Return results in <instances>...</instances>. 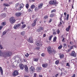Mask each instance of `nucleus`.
I'll return each instance as SVG.
<instances>
[{
    "instance_id": "obj_57",
    "label": "nucleus",
    "mask_w": 77,
    "mask_h": 77,
    "mask_svg": "<svg viewBox=\"0 0 77 77\" xmlns=\"http://www.w3.org/2000/svg\"><path fill=\"white\" fill-rule=\"evenodd\" d=\"M53 35H56V32H54L53 33Z\"/></svg>"
},
{
    "instance_id": "obj_29",
    "label": "nucleus",
    "mask_w": 77,
    "mask_h": 77,
    "mask_svg": "<svg viewBox=\"0 0 77 77\" xmlns=\"http://www.w3.org/2000/svg\"><path fill=\"white\" fill-rule=\"evenodd\" d=\"M52 37H53V35H52L51 36L49 37V41H51V38H52Z\"/></svg>"
},
{
    "instance_id": "obj_28",
    "label": "nucleus",
    "mask_w": 77,
    "mask_h": 77,
    "mask_svg": "<svg viewBox=\"0 0 77 77\" xmlns=\"http://www.w3.org/2000/svg\"><path fill=\"white\" fill-rule=\"evenodd\" d=\"M20 6V3H17L15 5L16 8H17V7H18V6Z\"/></svg>"
},
{
    "instance_id": "obj_31",
    "label": "nucleus",
    "mask_w": 77,
    "mask_h": 77,
    "mask_svg": "<svg viewBox=\"0 0 77 77\" xmlns=\"http://www.w3.org/2000/svg\"><path fill=\"white\" fill-rule=\"evenodd\" d=\"M3 5H4V6H9V4H4Z\"/></svg>"
},
{
    "instance_id": "obj_30",
    "label": "nucleus",
    "mask_w": 77,
    "mask_h": 77,
    "mask_svg": "<svg viewBox=\"0 0 77 77\" xmlns=\"http://www.w3.org/2000/svg\"><path fill=\"white\" fill-rule=\"evenodd\" d=\"M20 7L23 8L24 7V5L23 4H21L20 5Z\"/></svg>"
},
{
    "instance_id": "obj_53",
    "label": "nucleus",
    "mask_w": 77,
    "mask_h": 77,
    "mask_svg": "<svg viewBox=\"0 0 77 77\" xmlns=\"http://www.w3.org/2000/svg\"><path fill=\"white\" fill-rule=\"evenodd\" d=\"M51 21H52V19H50V20L49 21V23H51Z\"/></svg>"
},
{
    "instance_id": "obj_6",
    "label": "nucleus",
    "mask_w": 77,
    "mask_h": 77,
    "mask_svg": "<svg viewBox=\"0 0 77 77\" xmlns=\"http://www.w3.org/2000/svg\"><path fill=\"white\" fill-rule=\"evenodd\" d=\"M25 71L26 72V73H29V68H28V66L27 65H25L24 66Z\"/></svg>"
},
{
    "instance_id": "obj_44",
    "label": "nucleus",
    "mask_w": 77,
    "mask_h": 77,
    "mask_svg": "<svg viewBox=\"0 0 77 77\" xmlns=\"http://www.w3.org/2000/svg\"><path fill=\"white\" fill-rule=\"evenodd\" d=\"M25 56L26 57H29V54H28V53H27L26 54H25Z\"/></svg>"
},
{
    "instance_id": "obj_39",
    "label": "nucleus",
    "mask_w": 77,
    "mask_h": 77,
    "mask_svg": "<svg viewBox=\"0 0 77 77\" xmlns=\"http://www.w3.org/2000/svg\"><path fill=\"white\" fill-rule=\"evenodd\" d=\"M48 16H45L44 17V18H45V19H47V18H48Z\"/></svg>"
},
{
    "instance_id": "obj_22",
    "label": "nucleus",
    "mask_w": 77,
    "mask_h": 77,
    "mask_svg": "<svg viewBox=\"0 0 77 77\" xmlns=\"http://www.w3.org/2000/svg\"><path fill=\"white\" fill-rule=\"evenodd\" d=\"M60 59H61V58H63L64 57V55L63 54H60Z\"/></svg>"
},
{
    "instance_id": "obj_46",
    "label": "nucleus",
    "mask_w": 77,
    "mask_h": 77,
    "mask_svg": "<svg viewBox=\"0 0 77 77\" xmlns=\"http://www.w3.org/2000/svg\"><path fill=\"white\" fill-rule=\"evenodd\" d=\"M38 60V58L37 59L35 58L34 59V61H35L36 62H37Z\"/></svg>"
},
{
    "instance_id": "obj_17",
    "label": "nucleus",
    "mask_w": 77,
    "mask_h": 77,
    "mask_svg": "<svg viewBox=\"0 0 77 77\" xmlns=\"http://www.w3.org/2000/svg\"><path fill=\"white\" fill-rule=\"evenodd\" d=\"M42 6H43V4L42 3H41L38 5V8L39 9H41L42 8Z\"/></svg>"
},
{
    "instance_id": "obj_59",
    "label": "nucleus",
    "mask_w": 77,
    "mask_h": 77,
    "mask_svg": "<svg viewBox=\"0 0 77 77\" xmlns=\"http://www.w3.org/2000/svg\"><path fill=\"white\" fill-rule=\"evenodd\" d=\"M20 24H24V22H22Z\"/></svg>"
},
{
    "instance_id": "obj_42",
    "label": "nucleus",
    "mask_w": 77,
    "mask_h": 77,
    "mask_svg": "<svg viewBox=\"0 0 77 77\" xmlns=\"http://www.w3.org/2000/svg\"><path fill=\"white\" fill-rule=\"evenodd\" d=\"M0 48L1 49H3V47L1 45H0Z\"/></svg>"
},
{
    "instance_id": "obj_9",
    "label": "nucleus",
    "mask_w": 77,
    "mask_h": 77,
    "mask_svg": "<svg viewBox=\"0 0 77 77\" xmlns=\"http://www.w3.org/2000/svg\"><path fill=\"white\" fill-rule=\"evenodd\" d=\"M28 41L30 43H33V40L32 37H29V39L28 40Z\"/></svg>"
},
{
    "instance_id": "obj_56",
    "label": "nucleus",
    "mask_w": 77,
    "mask_h": 77,
    "mask_svg": "<svg viewBox=\"0 0 77 77\" xmlns=\"http://www.w3.org/2000/svg\"><path fill=\"white\" fill-rule=\"evenodd\" d=\"M28 11L29 12H30L31 11V10L30 9H28Z\"/></svg>"
},
{
    "instance_id": "obj_37",
    "label": "nucleus",
    "mask_w": 77,
    "mask_h": 77,
    "mask_svg": "<svg viewBox=\"0 0 77 77\" xmlns=\"http://www.w3.org/2000/svg\"><path fill=\"white\" fill-rule=\"evenodd\" d=\"M62 48V46L61 45L58 47V49L59 50L60 48Z\"/></svg>"
},
{
    "instance_id": "obj_45",
    "label": "nucleus",
    "mask_w": 77,
    "mask_h": 77,
    "mask_svg": "<svg viewBox=\"0 0 77 77\" xmlns=\"http://www.w3.org/2000/svg\"><path fill=\"white\" fill-rule=\"evenodd\" d=\"M33 77H36V73H34V76Z\"/></svg>"
},
{
    "instance_id": "obj_12",
    "label": "nucleus",
    "mask_w": 77,
    "mask_h": 77,
    "mask_svg": "<svg viewBox=\"0 0 77 77\" xmlns=\"http://www.w3.org/2000/svg\"><path fill=\"white\" fill-rule=\"evenodd\" d=\"M38 19H35L33 23H32V26L34 27L35 26V25L36 24V21H37V20Z\"/></svg>"
},
{
    "instance_id": "obj_7",
    "label": "nucleus",
    "mask_w": 77,
    "mask_h": 77,
    "mask_svg": "<svg viewBox=\"0 0 77 77\" xmlns=\"http://www.w3.org/2000/svg\"><path fill=\"white\" fill-rule=\"evenodd\" d=\"M70 55L73 57H76V53L74 51H73L72 52L71 54H69Z\"/></svg>"
},
{
    "instance_id": "obj_54",
    "label": "nucleus",
    "mask_w": 77,
    "mask_h": 77,
    "mask_svg": "<svg viewBox=\"0 0 77 77\" xmlns=\"http://www.w3.org/2000/svg\"><path fill=\"white\" fill-rule=\"evenodd\" d=\"M23 60L24 62H27V60H26V59H24Z\"/></svg>"
},
{
    "instance_id": "obj_62",
    "label": "nucleus",
    "mask_w": 77,
    "mask_h": 77,
    "mask_svg": "<svg viewBox=\"0 0 77 77\" xmlns=\"http://www.w3.org/2000/svg\"><path fill=\"white\" fill-rule=\"evenodd\" d=\"M40 28H41V30H43V29H44V28L43 27H41Z\"/></svg>"
},
{
    "instance_id": "obj_10",
    "label": "nucleus",
    "mask_w": 77,
    "mask_h": 77,
    "mask_svg": "<svg viewBox=\"0 0 77 77\" xmlns=\"http://www.w3.org/2000/svg\"><path fill=\"white\" fill-rule=\"evenodd\" d=\"M19 67L20 69L21 70H23V69H24V66L23 65V64L22 63H20L19 65Z\"/></svg>"
},
{
    "instance_id": "obj_14",
    "label": "nucleus",
    "mask_w": 77,
    "mask_h": 77,
    "mask_svg": "<svg viewBox=\"0 0 77 77\" xmlns=\"http://www.w3.org/2000/svg\"><path fill=\"white\" fill-rule=\"evenodd\" d=\"M48 66V64L47 63H44L42 64V66L43 68H46Z\"/></svg>"
},
{
    "instance_id": "obj_27",
    "label": "nucleus",
    "mask_w": 77,
    "mask_h": 77,
    "mask_svg": "<svg viewBox=\"0 0 77 77\" xmlns=\"http://www.w3.org/2000/svg\"><path fill=\"white\" fill-rule=\"evenodd\" d=\"M54 14H52L50 15V17L51 18H53V17H54Z\"/></svg>"
},
{
    "instance_id": "obj_16",
    "label": "nucleus",
    "mask_w": 77,
    "mask_h": 77,
    "mask_svg": "<svg viewBox=\"0 0 77 77\" xmlns=\"http://www.w3.org/2000/svg\"><path fill=\"white\" fill-rule=\"evenodd\" d=\"M21 15V13H16L15 14V15L16 17H20Z\"/></svg>"
},
{
    "instance_id": "obj_41",
    "label": "nucleus",
    "mask_w": 77,
    "mask_h": 77,
    "mask_svg": "<svg viewBox=\"0 0 77 77\" xmlns=\"http://www.w3.org/2000/svg\"><path fill=\"white\" fill-rule=\"evenodd\" d=\"M56 10H53L51 11V13H53V12H56Z\"/></svg>"
},
{
    "instance_id": "obj_36",
    "label": "nucleus",
    "mask_w": 77,
    "mask_h": 77,
    "mask_svg": "<svg viewBox=\"0 0 77 77\" xmlns=\"http://www.w3.org/2000/svg\"><path fill=\"white\" fill-rule=\"evenodd\" d=\"M56 39H57V38L56 37H55L54 38L53 41H54L55 42L56 41Z\"/></svg>"
},
{
    "instance_id": "obj_26",
    "label": "nucleus",
    "mask_w": 77,
    "mask_h": 77,
    "mask_svg": "<svg viewBox=\"0 0 77 77\" xmlns=\"http://www.w3.org/2000/svg\"><path fill=\"white\" fill-rule=\"evenodd\" d=\"M35 6L34 5H32L31 6V8L32 9H33L35 8Z\"/></svg>"
},
{
    "instance_id": "obj_38",
    "label": "nucleus",
    "mask_w": 77,
    "mask_h": 77,
    "mask_svg": "<svg viewBox=\"0 0 77 77\" xmlns=\"http://www.w3.org/2000/svg\"><path fill=\"white\" fill-rule=\"evenodd\" d=\"M37 31L38 32H41V29H37Z\"/></svg>"
},
{
    "instance_id": "obj_55",
    "label": "nucleus",
    "mask_w": 77,
    "mask_h": 77,
    "mask_svg": "<svg viewBox=\"0 0 77 77\" xmlns=\"http://www.w3.org/2000/svg\"><path fill=\"white\" fill-rule=\"evenodd\" d=\"M46 36V34H45L43 35V37L44 38Z\"/></svg>"
},
{
    "instance_id": "obj_43",
    "label": "nucleus",
    "mask_w": 77,
    "mask_h": 77,
    "mask_svg": "<svg viewBox=\"0 0 77 77\" xmlns=\"http://www.w3.org/2000/svg\"><path fill=\"white\" fill-rule=\"evenodd\" d=\"M52 53H53L54 54H56V51L54 50H53V51H52Z\"/></svg>"
},
{
    "instance_id": "obj_11",
    "label": "nucleus",
    "mask_w": 77,
    "mask_h": 77,
    "mask_svg": "<svg viewBox=\"0 0 77 77\" xmlns=\"http://www.w3.org/2000/svg\"><path fill=\"white\" fill-rule=\"evenodd\" d=\"M35 70V69L33 66H31L29 68V71H31L32 72H34Z\"/></svg>"
},
{
    "instance_id": "obj_40",
    "label": "nucleus",
    "mask_w": 77,
    "mask_h": 77,
    "mask_svg": "<svg viewBox=\"0 0 77 77\" xmlns=\"http://www.w3.org/2000/svg\"><path fill=\"white\" fill-rule=\"evenodd\" d=\"M57 33L58 34H59V33H60V30H59V29H58L57 31Z\"/></svg>"
},
{
    "instance_id": "obj_1",
    "label": "nucleus",
    "mask_w": 77,
    "mask_h": 77,
    "mask_svg": "<svg viewBox=\"0 0 77 77\" xmlns=\"http://www.w3.org/2000/svg\"><path fill=\"white\" fill-rule=\"evenodd\" d=\"M4 57H10L12 56V52L9 51H6L5 52Z\"/></svg>"
},
{
    "instance_id": "obj_47",
    "label": "nucleus",
    "mask_w": 77,
    "mask_h": 77,
    "mask_svg": "<svg viewBox=\"0 0 77 77\" xmlns=\"http://www.w3.org/2000/svg\"><path fill=\"white\" fill-rule=\"evenodd\" d=\"M70 44H71V45H73V44H74V43L72 42H70Z\"/></svg>"
},
{
    "instance_id": "obj_49",
    "label": "nucleus",
    "mask_w": 77,
    "mask_h": 77,
    "mask_svg": "<svg viewBox=\"0 0 77 77\" xmlns=\"http://www.w3.org/2000/svg\"><path fill=\"white\" fill-rule=\"evenodd\" d=\"M2 17H6V15H5V14H2Z\"/></svg>"
},
{
    "instance_id": "obj_13",
    "label": "nucleus",
    "mask_w": 77,
    "mask_h": 77,
    "mask_svg": "<svg viewBox=\"0 0 77 77\" xmlns=\"http://www.w3.org/2000/svg\"><path fill=\"white\" fill-rule=\"evenodd\" d=\"M62 14H61V17L60 19V24L58 25V26H61V25L62 24V23L63 22V21H62Z\"/></svg>"
},
{
    "instance_id": "obj_19",
    "label": "nucleus",
    "mask_w": 77,
    "mask_h": 77,
    "mask_svg": "<svg viewBox=\"0 0 77 77\" xmlns=\"http://www.w3.org/2000/svg\"><path fill=\"white\" fill-rule=\"evenodd\" d=\"M0 72H1V75H3V70H2V68L1 67H0Z\"/></svg>"
},
{
    "instance_id": "obj_64",
    "label": "nucleus",
    "mask_w": 77,
    "mask_h": 77,
    "mask_svg": "<svg viewBox=\"0 0 77 77\" xmlns=\"http://www.w3.org/2000/svg\"><path fill=\"white\" fill-rule=\"evenodd\" d=\"M2 26H0V30L2 29Z\"/></svg>"
},
{
    "instance_id": "obj_52",
    "label": "nucleus",
    "mask_w": 77,
    "mask_h": 77,
    "mask_svg": "<svg viewBox=\"0 0 77 77\" xmlns=\"http://www.w3.org/2000/svg\"><path fill=\"white\" fill-rule=\"evenodd\" d=\"M64 47H66V43H64Z\"/></svg>"
},
{
    "instance_id": "obj_5",
    "label": "nucleus",
    "mask_w": 77,
    "mask_h": 77,
    "mask_svg": "<svg viewBox=\"0 0 77 77\" xmlns=\"http://www.w3.org/2000/svg\"><path fill=\"white\" fill-rule=\"evenodd\" d=\"M47 50L49 54H51V53H53V51H52L51 47L50 46H49L47 48Z\"/></svg>"
},
{
    "instance_id": "obj_60",
    "label": "nucleus",
    "mask_w": 77,
    "mask_h": 77,
    "mask_svg": "<svg viewBox=\"0 0 77 77\" xmlns=\"http://www.w3.org/2000/svg\"><path fill=\"white\" fill-rule=\"evenodd\" d=\"M39 77H42V75H39Z\"/></svg>"
},
{
    "instance_id": "obj_34",
    "label": "nucleus",
    "mask_w": 77,
    "mask_h": 77,
    "mask_svg": "<svg viewBox=\"0 0 77 77\" xmlns=\"http://www.w3.org/2000/svg\"><path fill=\"white\" fill-rule=\"evenodd\" d=\"M2 26H5V25H6V22H4L2 23Z\"/></svg>"
},
{
    "instance_id": "obj_20",
    "label": "nucleus",
    "mask_w": 77,
    "mask_h": 77,
    "mask_svg": "<svg viewBox=\"0 0 77 77\" xmlns=\"http://www.w3.org/2000/svg\"><path fill=\"white\" fill-rule=\"evenodd\" d=\"M7 32V31H4L2 33V35H3V36L4 35H6V34Z\"/></svg>"
},
{
    "instance_id": "obj_18",
    "label": "nucleus",
    "mask_w": 77,
    "mask_h": 77,
    "mask_svg": "<svg viewBox=\"0 0 77 77\" xmlns=\"http://www.w3.org/2000/svg\"><path fill=\"white\" fill-rule=\"evenodd\" d=\"M4 55H5V52L3 53L2 52V51L0 50V56H4Z\"/></svg>"
},
{
    "instance_id": "obj_61",
    "label": "nucleus",
    "mask_w": 77,
    "mask_h": 77,
    "mask_svg": "<svg viewBox=\"0 0 77 77\" xmlns=\"http://www.w3.org/2000/svg\"><path fill=\"white\" fill-rule=\"evenodd\" d=\"M64 14V15H65V16H66V13L65 12Z\"/></svg>"
},
{
    "instance_id": "obj_63",
    "label": "nucleus",
    "mask_w": 77,
    "mask_h": 77,
    "mask_svg": "<svg viewBox=\"0 0 77 77\" xmlns=\"http://www.w3.org/2000/svg\"><path fill=\"white\" fill-rule=\"evenodd\" d=\"M57 76H58V74H57L55 75V77H57Z\"/></svg>"
},
{
    "instance_id": "obj_35",
    "label": "nucleus",
    "mask_w": 77,
    "mask_h": 77,
    "mask_svg": "<svg viewBox=\"0 0 77 77\" xmlns=\"http://www.w3.org/2000/svg\"><path fill=\"white\" fill-rule=\"evenodd\" d=\"M69 18V14H68L67 15V17L66 19L67 20H68Z\"/></svg>"
},
{
    "instance_id": "obj_21",
    "label": "nucleus",
    "mask_w": 77,
    "mask_h": 77,
    "mask_svg": "<svg viewBox=\"0 0 77 77\" xmlns=\"http://www.w3.org/2000/svg\"><path fill=\"white\" fill-rule=\"evenodd\" d=\"M36 44L37 46H39L40 45V43H39V42L38 41L36 42Z\"/></svg>"
},
{
    "instance_id": "obj_23",
    "label": "nucleus",
    "mask_w": 77,
    "mask_h": 77,
    "mask_svg": "<svg viewBox=\"0 0 77 77\" xmlns=\"http://www.w3.org/2000/svg\"><path fill=\"white\" fill-rule=\"evenodd\" d=\"M26 26V25L25 24L23 25L21 27V28L22 29H24V28Z\"/></svg>"
},
{
    "instance_id": "obj_51",
    "label": "nucleus",
    "mask_w": 77,
    "mask_h": 77,
    "mask_svg": "<svg viewBox=\"0 0 77 77\" xmlns=\"http://www.w3.org/2000/svg\"><path fill=\"white\" fill-rule=\"evenodd\" d=\"M74 46H71L69 48L72 50V48Z\"/></svg>"
},
{
    "instance_id": "obj_32",
    "label": "nucleus",
    "mask_w": 77,
    "mask_h": 77,
    "mask_svg": "<svg viewBox=\"0 0 77 77\" xmlns=\"http://www.w3.org/2000/svg\"><path fill=\"white\" fill-rule=\"evenodd\" d=\"M29 5L28 4H26V9H28L29 8Z\"/></svg>"
},
{
    "instance_id": "obj_25",
    "label": "nucleus",
    "mask_w": 77,
    "mask_h": 77,
    "mask_svg": "<svg viewBox=\"0 0 77 77\" xmlns=\"http://www.w3.org/2000/svg\"><path fill=\"white\" fill-rule=\"evenodd\" d=\"M21 35H22V36H24V35H25V32H22L21 33Z\"/></svg>"
},
{
    "instance_id": "obj_24",
    "label": "nucleus",
    "mask_w": 77,
    "mask_h": 77,
    "mask_svg": "<svg viewBox=\"0 0 77 77\" xmlns=\"http://www.w3.org/2000/svg\"><path fill=\"white\" fill-rule=\"evenodd\" d=\"M70 29V26L69 25V27L66 28V31H67V32H68L69 31V29Z\"/></svg>"
},
{
    "instance_id": "obj_8",
    "label": "nucleus",
    "mask_w": 77,
    "mask_h": 77,
    "mask_svg": "<svg viewBox=\"0 0 77 77\" xmlns=\"http://www.w3.org/2000/svg\"><path fill=\"white\" fill-rule=\"evenodd\" d=\"M21 26V23L17 24L14 25V29H17L18 27H20Z\"/></svg>"
},
{
    "instance_id": "obj_4",
    "label": "nucleus",
    "mask_w": 77,
    "mask_h": 77,
    "mask_svg": "<svg viewBox=\"0 0 77 77\" xmlns=\"http://www.w3.org/2000/svg\"><path fill=\"white\" fill-rule=\"evenodd\" d=\"M12 75L14 77L18 75V71L17 70H14L12 73Z\"/></svg>"
},
{
    "instance_id": "obj_58",
    "label": "nucleus",
    "mask_w": 77,
    "mask_h": 77,
    "mask_svg": "<svg viewBox=\"0 0 77 77\" xmlns=\"http://www.w3.org/2000/svg\"><path fill=\"white\" fill-rule=\"evenodd\" d=\"M65 40V38H63V39L62 40L63 42H64V40Z\"/></svg>"
},
{
    "instance_id": "obj_50",
    "label": "nucleus",
    "mask_w": 77,
    "mask_h": 77,
    "mask_svg": "<svg viewBox=\"0 0 77 77\" xmlns=\"http://www.w3.org/2000/svg\"><path fill=\"white\" fill-rule=\"evenodd\" d=\"M21 8H21V7H20H20L18 9V11H20L21 9Z\"/></svg>"
},
{
    "instance_id": "obj_15",
    "label": "nucleus",
    "mask_w": 77,
    "mask_h": 77,
    "mask_svg": "<svg viewBox=\"0 0 77 77\" xmlns=\"http://www.w3.org/2000/svg\"><path fill=\"white\" fill-rule=\"evenodd\" d=\"M41 68L40 67H38L36 68V71L37 72H40L41 71Z\"/></svg>"
},
{
    "instance_id": "obj_2",
    "label": "nucleus",
    "mask_w": 77,
    "mask_h": 77,
    "mask_svg": "<svg viewBox=\"0 0 77 77\" xmlns=\"http://www.w3.org/2000/svg\"><path fill=\"white\" fill-rule=\"evenodd\" d=\"M57 3V1L56 0H51L49 2L50 5H56Z\"/></svg>"
},
{
    "instance_id": "obj_48",
    "label": "nucleus",
    "mask_w": 77,
    "mask_h": 77,
    "mask_svg": "<svg viewBox=\"0 0 77 77\" xmlns=\"http://www.w3.org/2000/svg\"><path fill=\"white\" fill-rule=\"evenodd\" d=\"M41 56H42L43 57H44V56H45V54L44 53H42V54Z\"/></svg>"
},
{
    "instance_id": "obj_33",
    "label": "nucleus",
    "mask_w": 77,
    "mask_h": 77,
    "mask_svg": "<svg viewBox=\"0 0 77 77\" xmlns=\"http://www.w3.org/2000/svg\"><path fill=\"white\" fill-rule=\"evenodd\" d=\"M59 60H57L56 61L55 63L56 64V65L57 64H59Z\"/></svg>"
},
{
    "instance_id": "obj_3",
    "label": "nucleus",
    "mask_w": 77,
    "mask_h": 77,
    "mask_svg": "<svg viewBox=\"0 0 77 77\" xmlns=\"http://www.w3.org/2000/svg\"><path fill=\"white\" fill-rule=\"evenodd\" d=\"M9 21L11 23L14 24V23L15 22V20L14 19V17H12L9 19Z\"/></svg>"
}]
</instances>
